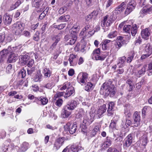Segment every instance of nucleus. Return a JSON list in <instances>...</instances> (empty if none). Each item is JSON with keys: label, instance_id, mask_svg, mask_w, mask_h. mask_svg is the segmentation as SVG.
I'll list each match as a JSON object with an SVG mask.
<instances>
[{"label": "nucleus", "instance_id": "1", "mask_svg": "<svg viewBox=\"0 0 152 152\" xmlns=\"http://www.w3.org/2000/svg\"><path fill=\"white\" fill-rule=\"evenodd\" d=\"M113 82L109 80L103 83L100 90V93L106 96L110 95L113 97L115 93V87L112 85Z\"/></svg>", "mask_w": 152, "mask_h": 152}, {"label": "nucleus", "instance_id": "2", "mask_svg": "<svg viewBox=\"0 0 152 152\" xmlns=\"http://www.w3.org/2000/svg\"><path fill=\"white\" fill-rule=\"evenodd\" d=\"M17 47H13L12 48L8 47L7 49H5L6 53V57L8 56L7 61L10 63L15 62L17 59V56L14 53V50Z\"/></svg>", "mask_w": 152, "mask_h": 152}, {"label": "nucleus", "instance_id": "3", "mask_svg": "<svg viewBox=\"0 0 152 152\" xmlns=\"http://www.w3.org/2000/svg\"><path fill=\"white\" fill-rule=\"evenodd\" d=\"M137 26L136 24H132V26L128 24L124 25L123 27V31L126 33L130 34V32L133 36L136 34L137 31Z\"/></svg>", "mask_w": 152, "mask_h": 152}, {"label": "nucleus", "instance_id": "4", "mask_svg": "<svg viewBox=\"0 0 152 152\" xmlns=\"http://www.w3.org/2000/svg\"><path fill=\"white\" fill-rule=\"evenodd\" d=\"M23 23L20 21H17L12 25V31L16 35H20L24 30Z\"/></svg>", "mask_w": 152, "mask_h": 152}, {"label": "nucleus", "instance_id": "5", "mask_svg": "<svg viewBox=\"0 0 152 152\" xmlns=\"http://www.w3.org/2000/svg\"><path fill=\"white\" fill-rule=\"evenodd\" d=\"M63 92H57L53 98V100L55 102V105L58 107H61L63 104V101L61 97L63 96Z\"/></svg>", "mask_w": 152, "mask_h": 152}, {"label": "nucleus", "instance_id": "6", "mask_svg": "<svg viewBox=\"0 0 152 152\" xmlns=\"http://www.w3.org/2000/svg\"><path fill=\"white\" fill-rule=\"evenodd\" d=\"M114 20L113 17L112 16H109L108 15L104 16L103 20L101 21V26L104 29V28L105 26L109 27L113 23Z\"/></svg>", "mask_w": 152, "mask_h": 152}, {"label": "nucleus", "instance_id": "7", "mask_svg": "<svg viewBox=\"0 0 152 152\" xmlns=\"http://www.w3.org/2000/svg\"><path fill=\"white\" fill-rule=\"evenodd\" d=\"M65 140V138L64 137L57 138L53 144V150L57 151L59 149L64 145Z\"/></svg>", "mask_w": 152, "mask_h": 152}, {"label": "nucleus", "instance_id": "8", "mask_svg": "<svg viewBox=\"0 0 152 152\" xmlns=\"http://www.w3.org/2000/svg\"><path fill=\"white\" fill-rule=\"evenodd\" d=\"M95 114L93 113H90L89 116H85L83 118V125L86 129V126L90 125L94 121V118Z\"/></svg>", "mask_w": 152, "mask_h": 152}, {"label": "nucleus", "instance_id": "9", "mask_svg": "<svg viewBox=\"0 0 152 152\" xmlns=\"http://www.w3.org/2000/svg\"><path fill=\"white\" fill-rule=\"evenodd\" d=\"M92 57L96 60L103 61L106 58V56L100 53V50L98 48L94 50L92 53Z\"/></svg>", "mask_w": 152, "mask_h": 152}, {"label": "nucleus", "instance_id": "10", "mask_svg": "<svg viewBox=\"0 0 152 152\" xmlns=\"http://www.w3.org/2000/svg\"><path fill=\"white\" fill-rule=\"evenodd\" d=\"M88 74L86 72H82L80 73L77 77V82L82 85L84 84L87 82L88 79Z\"/></svg>", "mask_w": 152, "mask_h": 152}, {"label": "nucleus", "instance_id": "11", "mask_svg": "<svg viewBox=\"0 0 152 152\" xmlns=\"http://www.w3.org/2000/svg\"><path fill=\"white\" fill-rule=\"evenodd\" d=\"M64 128L65 130H68L70 134H73L75 133L77 130V126L76 122L74 123L73 124L71 125L70 123L69 122L64 126Z\"/></svg>", "mask_w": 152, "mask_h": 152}, {"label": "nucleus", "instance_id": "12", "mask_svg": "<svg viewBox=\"0 0 152 152\" xmlns=\"http://www.w3.org/2000/svg\"><path fill=\"white\" fill-rule=\"evenodd\" d=\"M136 4L134 0L131 1L127 4V6L124 12L125 15H127L129 14L135 8Z\"/></svg>", "mask_w": 152, "mask_h": 152}, {"label": "nucleus", "instance_id": "13", "mask_svg": "<svg viewBox=\"0 0 152 152\" xmlns=\"http://www.w3.org/2000/svg\"><path fill=\"white\" fill-rule=\"evenodd\" d=\"M133 140V137L131 134H128L125 138L123 141V147L126 149L131 145Z\"/></svg>", "mask_w": 152, "mask_h": 152}, {"label": "nucleus", "instance_id": "14", "mask_svg": "<svg viewBox=\"0 0 152 152\" xmlns=\"http://www.w3.org/2000/svg\"><path fill=\"white\" fill-rule=\"evenodd\" d=\"M78 60V58L77 55L73 54H70L68 59L70 65L72 66H76L77 64Z\"/></svg>", "mask_w": 152, "mask_h": 152}, {"label": "nucleus", "instance_id": "15", "mask_svg": "<svg viewBox=\"0 0 152 152\" xmlns=\"http://www.w3.org/2000/svg\"><path fill=\"white\" fill-rule=\"evenodd\" d=\"M152 13V5L148 4L144 7L140 11V13L143 15Z\"/></svg>", "mask_w": 152, "mask_h": 152}, {"label": "nucleus", "instance_id": "16", "mask_svg": "<svg viewBox=\"0 0 152 152\" xmlns=\"http://www.w3.org/2000/svg\"><path fill=\"white\" fill-rule=\"evenodd\" d=\"M140 112L137 111H135L133 114L134 124V126L135 127H137L140 125Z\"/></svg>", "mask_w": 152, "mask_h": 152}, {"label": "nucleus", "instance_id": "17", "mask_svg": "<svg viewBox=\"0 0 152 152\" xmlns=\"http://www.w3.org/2000/svg\"><path fill=\"white\" fill-rule=\"evenodd\" d=\"M125 41L123 39V37L121 36H119L118 37L116 43L114 45L116 48V50L117 51L122 46L124 43Z\"/></svg>", "mask_w": 152, "mask_h": 152}, {"label": "nucleus", "instance_id": "18", "mask_svg": "<svg viewBox=\"0 0 152 152\" xmlns=\"http://www.w3.org/2000/svg\"><path fill=\"white\" fill-rule=\"evenodd\" d=\"M112 42V41L110 40L104 39L101 43L100 46L102 47V49L103 50H107L109 49L110 44Z\"/></svg>", "mask_w": 152, "mask_h": 152}, {"label": "nucleus", "instance_id": "19", "mask_svg": "<svg viewBox=\"0 0 152 152\" xmlns=\"http://www.w3.org/2000/svg\"><path fill=\"white\" fill-rule=\"evenodd\" d=\"M94 127L91 132L90 133L91 137H94L96 135L98 132L99 131L101 126L98 123H95L94 124Z\"/></svg>", "mask_w": 152, "mask_h": 152}, {"label": "nucleus", "instance_id": "20", "mask_svg": "<svg viewBox=\"0 0 152 152\" xmlns=\"http://www.w3.org/2000/svg\"><path fill=\"white\" fill-rule=\"evenodd\" d=\"M77 102L74 100H71L68 102L65 106L69 109V110H74L77 106Z\"/></svg>", "mask_w": 152, "mask_h": 152}, {"label": "nucleus", "instance_id": "21", "mask_svg": "<svg viewBox=\"0 0 152 152\" xmlns=\"http://www.w3.org/2000/svg\"><path fill=\"white\" fill-rule=\"evenodd\" d=\"M106 110L107 107L106 104H103L97 110L96 115H97L99 118H100L103 114L105 112Z\"/></svg>", "mask_w": 152, "mask_h": 152}, {"label": "nucleus", "instance_id": "22", "mask_svg": "<svg viewBox=\"0 0 152 152\" xmlns=\"http://www.w3.org/2000/svg\"><path fill=\"white\" fill-rule=\"evenodd\" d=\"M141 34L143 39L145 40H147L149 38V37L151 34V33L148 28H146L142 30Z\"/></svg>", "mask_w": 152, "mask_h": 152}, {"label": "nucleus", "instance_id": "23", "mask_svg": "<svg viewBox=\"0 0 152 152\" xmlns=\"http://www.w3.org/2000/svg\"><path fill=\"white\" fill-rule=\"evenodd\" d=\"M12 18L10 15L6 13L4 15V24L7 25H9L11 23Z\"/></svg>", "mask_w": 152, "mask_h": 152}, {"label": "nucleus", "instance_id": "24", "mask_svg": "<svg viewBox=\"0 0 152 152\" xmlns=\"http://www.w3.org/2000/svg\"><path fill=\"white\" fill-rule=\"evenodd\" d=\"M69 109L67 107L64 106L62 110L61 113V116L64 118H68L71 114V112L68 111Z\"/></svg>", "mask_w": 152, "mask_h": 152}, {"label": "nucleus", "instance_id": "25", "mask_svg": "<svg viewBox=\"0 0 152 152\" xmlns=\"http://www.w3.org/2000/svg\"><path fill=\"white\" fill-rule=\"evenodd\" d=\"M126 4L124 2H122L120 5L118 6L115 9V11H117L118 13L122 12L125 10L126 7Z\"/></svg>", "mask_w": 152, "mask_h": 152}, {"label": "nucleus", "instance_id": "26", "mask_svg": "<svg viewBox=\"0 0 152 152\" xmlns=\"http://www.w3.org/2000/svg\"><path fill=\"white\" fill-rule=\"evenodd\" d=\"M147 68V65L145 64L141 67L138 72L137 74V76L138 77H140L142 75H144L146 71V69Z\"/></svg>", "mask_w": 152, "mask_h": 152}, {"label": "nucleus", "instance_id": "27", "mask_svg": "<svg viewBox=\"0 0 152 152\" xmlns=\"http://www.w3.org/2000/svg\"><path fill=\"white\" fill-rule=\"evenodd\" d=\"M43 2V0H34L32 1V5L33 7L38 9Z\"/></svg>", "mask_w": 152, "mask_h": 152}, {"label": "nucleus", "instance_id": "28", "mask_svg": "<svg viewBox=\"0 0 152 152\" xmlns=\"http://www.w3.org/2000/svg\"><path fill=\"white\" fill-rule=\"evenodd\" d=\"M30 57L27 55L21 56V64L22 66L27 64L29 59Z\"/></svg>", "mask_w": 152, "mask_h": 152}, {"label": "nucleus", "instance_id": "29", "mask_svg": "<svg viewBox=\"0 0 152 152\" xmlns=\"http://www.w3.org/2000/svg\"><path fill=\"white\" fill-rule=\"evenodd\" d=\"M80 148V146H79L77 144L73 143L71 145L70 149L73 152H78L80 150H81Z\"/></svg>", "mask_w": 152, "mask_h": 152}, {"label": "nucleus", "instance_id": "30", "mask_svg": "<svg viewBox=\"0 0 152 152\" xmlns=\"http://www.w3.org/2000/svg\"><path fill=\"white\" fill-rule=\"evenodd\" d=\"M42 73L45 78L49 77L52 74V72L49 68H45L43 69Z\"/></svg>", "mask_w": 152, "mask_h": 152}, {"label": "nucleus", "instance_id": "31", "mask_svg": "<svg viewBox=\"0 0 152 152\" xmlns=\"http://www.w3.org/2000/svg\"><path fill=\"white\" fill-rule=\"evenodd\" d=\"M135 52L134 50L131 51L129 52L128 57L127 58V62L130 63L134 59L135 56Z\"/></svg>", "mask_w": 152, "mask_h": 152}, {"label": "nucleus", "instance_id": "32", "mask_svg": "<svg viewBox=\"0 0 152 152\" xmlns=\"http://www.w3.org/2000/svg\"><path fill=\"white\" fill-rule=\"evenodd\" d=\"M75 92L74 88H68L66 91V93L64 96V97L66 98L72 95Z\"/></svg>", "mask_w": 152, "mask_h": 152}, {"label": "nucleus", "instance_id": "33", "mask_svg": "<svg viewBox=\"0 0 152 152\" xmlns=\"http://www.w3.org/2000/svg\"><path fill=\"white\" fill-rule=\"evenodd\" d=\"M145 50L146 53L149 54H152V45L149 43H148L145 47Z\"/></svg>", "mask_w": 152, "mask_h": 152}, {"label": "nucleus", "instance_id": "34", "mask_svg": "<svg viewBox=\"0 0 152 152\" xmlns=\"http://www.w3.org/2000/svg\"><path fill=\"white\" fill-rule=\"evenodd\" d=\"M126 83L128 85L127 87H129L128 91L130 92L132 91L134 88V86L132 83V81L130 79H129L126 81Z\"/></svg>", "mask_w": 152, "mask_h": 152}, {"label": "nucleus", "instance_id": "35", "mask_svg": "<svg viewBox=\"0 0 152 152\" xmlns=\"http://www.w3.org/2000/svg\"><path fill=\"white\" fill-rule=\"evenodd\" d=\"M112 144V141L111 138L108 136H107L106 138V140L102 144V145H105L106 146L104 147L106 148H108Z\"/></svg>", "mask_w": 152, "mask_h": 152}, {"label": "nucleus", "instance_id": "36", "mask_svg": "<svg viewBox=\"0 0 152 152\" xmlns=\"http://www.w3.org/2000/svg\"><path fill=\"white\" fill-rule=\"evenodd\" d=\"M5 49L0 52V64L3 62L4 58L6 57V53Z\"/></svg>", "mask_w": 152, "mask_h": 152}, {"label": "nucleus", "instance_id": "37", "mask_svg": "<svg viewBox=\"0 0 152 152\" xmlns=\"http://www.w3.org/2000/svg\"><path fill=\"white\" fill-rule=\"evenodd\" d=\"M35 100L38 99L39 101H40L42 104L44 105L46 104L48 102V100L46 98L41 96L39 97H35Z\"/></svg>", "mask_w": 152, "mask_h": 152}, {"label": "nucleus", "instance_id": "38", "mask_svg": "<svg viewBox=\"0 0 152 152\" xmlns=\"http://www.w3.org/2000/svg\"><path fill=\"white\" fill-rule=\"evenodd\" d=\"M93 84L91 82H88L85 86V89L88 92H90L94 88Z\"/></svg>", "mask_w": 152, "mask_h": 152}, {"label": "nucleus", "instance_id": "39", "mask_svg": "<svg viewBox=\"0 0 152 152\" xmlns=\"http://www.w3.org/2000/svg\"><path fill=\"white\" fill-rule=\"evenodd\" d=\"M29 147V143L26 142L23 143L21 146V150L23 152H25Z\"/></svg>", "mask_w": 152, "mask_h": 152}, {"label": "nucleus", "instance_id": "40", "mask_svg": "<svg viewBox=\"0 0 152 152\" xmlns=\"http://www.w3.org/2000/svg\"><path fill=\"white\" fill-rule=\"evenodd\" d=\"M61 36V34L59 33L57 35L53 36L52 38V40L55 41L54 43H55L57 45V43L60 41Z\"/></svg>", "mask_w": 152, "mask_h": 152}, {"label": "nucleus", "instance_id": "41", "mask_svg": "<svg viewBox=\"0 0 152 152\" xmlns=\"http://www.w3.org/2000/svg\"><path fill=\"white\" fill-rule=\"evenodd\" d=\"M70 18V16L69 15H62L60 16L59 18V19L62 22H65L68 21Z\"/></svg>", "mask_w": 152, "mask_h": 152}, {"label": "nucleus", "instance_id": "42", "mask_svg": "<svg viewBox=\"0 0 152 152\" xmlns=\"http://www.w3.org/2000/svg\"><path fill=\"white\" fill-rule=\"evenodd\" d=\"M118 34L117 31H115L110 32L107 35V37L109 38L112 39L115 37Z\"/></svg>", "mask_w": 152, "mask_h": 152}, {"label": "nucleus", "instance_id": "43", "mask_svg": "<svg viewBox=\"0 0 152 152\" xmlns=\"http://www.w3.org/2000/svg\"><path fill=\"white\" fill-rule=\"evenodd\" d=\"M40 33L38 31H37L33 36V40L35 41L38 42L39 40Z\"/></svg>", "mask_w": 152, "mask_h": 152}, {"label": "nucleus", "instance_id": "44", "mask_svg": "<svg viewBox=\"0 0 152 152\" xmlns=\"http://www.w3.org/2000/svg\"><path fill=\"white\" fill-rule=\"evenodd\" d=\"M147 70L148 76L152 75V62L148 64Z\"/></svg>", "mask_w": 152, "mask_h": 152}, {"label": "nucleus", "instance_id": "45", "mask_svg": "<svg viewBox=\"0 0 152 152\" xmlns=\"http://www.w3.org/2000/svg\"><path fill=\"white\" fill-rule=\"evenodd\" d=\"M126 57L124 56L119 58L118 59L117 64H120L121 65L123 64L125 62V61L126 60Z\"/></svg>", "mask_w": 152, "mask_h": 152}, {"label": "nucleus", "instance_id": "46", "mask_svg": "<svg viewBox=\"0 0 152 152\" xmlns=\"http://www.w3.org/2000/svg\"><path fill=\"white\" fill-rule=\"evenodd\" d=\"M19 75L20 76H21L22 78H24L26 75V70L24 68L21 69L19 73Z\"/></svg>", "mask_w": 152, "mask_h": 152}, {"label": "nucleus", "instance_id": "47", "mask_svg": "<svg viewBox=\"0 0 152 152\" xmlns=\"http://www.w3.org/2000/svg\"><path fill=\"white\" fill-rule=\"evenodd\" d=\"M42 75H36L34 77L33 80L35 82H40Z\"/></svg>", "mask_w": 152, "mask_h": 152}, {"label": "nucleus", "instance_id": "48", "mask_svg": "<svg viewBox=\"0 0 152 152\" xmlns=\"http://www.w3.org/2000/svg\"><path fill=\"white\" fill-rule=\"evenodd\" d=\"M77 39V38L76 37L74 38L72 37V38H70L69 42H67L68 44L70 45H73L74 44L75 42Z\"/></svg>", "mask_w": 152, "mask_h": 152}, {"label": "nucleus", "instance_id": "49", "mask_svg": "<svg viewBox=\"0 0 152 152\" xmlns=\"http://www.w3.org/2000/svg\"><path fill=\"white\" fill-rule=\"evenodd\" d=\"M124 114L126 118H130L132 115L131 113L130 112V111L127 108H126L125 109Z\"/></svg>", "mask_w": 152, "mask_h": 152}, {"label": "nucleus", "instance_id": "50", "mask_svg": "<svg viewBox=\"0 0 152 152\" xmlns=\"http://www.w3.org/2000/svg\"><path fill=\"white\" fill-rule=\"evenodd\" d=\"M5 34L3 32L0 34V43L4 42L5 40Z\"/></svg>", "mask_w": 152, "mask_h": 152}, {"label": "nucleus", "instance_id": "51", "mask_svg": "<svg viewBox=\"0 0 152 152\" xmlns=\"http://www.w3.org/2000/svg\"><path fill=\"white\" fill-rule=\"evenodd\" d=\"M67 10L66 8L65 7H61L58 10L59 14H62L64 13Z\"/></svg>", "mask_w": 152, "mask_h": 152}, {"label": "nucleus", "instance_id": "52", "mask_svg": "<svg viewBox=\"0 0 152 152\" xmlns=\"http://www.w3.org/2000/svg\"><path fill=\"white\" fill-rule=\"evenodd\" d=\"M48 12V10H46V11L45 10L44 11L39 15V19L40 20L43 19V18L45 16Z\"/></svg>", "mask_w": 152, "mask_h": 152}, {"label": "nucleus", "instance_id": "53", "mask_svg": "<svg viewBox=\"0 0 152 152\" xmlns=\"http://www.w3.org/2000/svg\"><path fill=\"white\" fill-rule=\"evenodd\" d=\"M90 27V26L89 24H88L83 29L82 31L80 33V34L81 35H83V34L86 31L88 30Z\"/></svg>", "mask_w": 152, "mask_h": 152}, {"label": "nucleus", "instance_id": "54", "mask_svg": "<svg viewBox=\"0 0 152 152\" xmlns=\"http://www.w3.org/2000/svg\"><path fill=\"white\" fill-rule=\"evenodd\" d=\"M132 124V122L128 118H126L125 122V125L128 127L130 126Z\"/></svg>", "mask_w": 152, "mask_h": 152}, {"label": "nucleus", "instance_id": "55", "mask_svg": "<svg viewBox=\"0 0 152 152\" xmlns=\"http://www.w3.org/2000/svg\"><path fill=\"white\" fill-rule=\"evenodd\" d=\"M117 123L113 122V121L111 122L110 125V127L112 129H116V125Z\"/></svg>", "mask_w": 152, "mask_h": 152}, {"label": "nucleus", "instance_id": "56", "mask_svg": "<svg viewBox=\"0 0 152 152\" xmlns=\"http://www.w3.org/2000/svg\"><path fill=\"white\" fill-rule=\"evenodd\" d=\"M107 112V115L108 116L112 117L114 114V110H111V109L110 110V108H108Z\"/></svg>", "mask_w": 152, "mask_h": 152}, {"label": "nucleus", "instance_id": "57", "mask_svg": "<svg viewBox=\"0 0 152 152\" xmlns=\"http://www.w3.org/2000/svg\"><path fill=\"white\" fill-rule=\"evenodd\" d=\"M34 63V60L32 59H29V60L28 61V62L27 64L28 67H31L32 66Z\"/></svg>", "mask_w": 152, "mask_h": 152}, {"label": "nucleus", "instance_id": "58", "mask_svg": "<svg viewBox=\"0 0 152 152\" xmlns=\"http://www.w3.org/2000/svg\"><path fill=\"white\" fill-rule=\"evenodd\" d=\"M148 142V141L147 137H145L144 138L143 137V139L142 141V143L143 146L145 147L147 145Z\"/></svg>", "mask_w": 152, "mask_h": 152}, {"label": "nucleus", "instance_id": "59", "mask_svg": "<svg viewBox=\"0 0 152 152\" xmlns=\"http://www.w3.org/2000/svg\"><path fill=\"white\" fill-rule=\"evenodd\" d=\"M46 126L47 128L52 130H55L57 129L55 126H53L49 124L47 125Z\"/></svg>", "mask_w": 152, "mask_h": 152}, {"label": "nucleus", "instance_id": "60", "mask_svg": "<svg viewBox=\"0 0 152 152\" xmlns=\"http://www.w3.org/2000/svg\"><path fill=\"white\" fill-rule=\"evenodd\" d=\"M78 113L79 114V118L82 117L84 114L85 111L83 109L81 108L79 110Z\"/></svg>", "mask_w": 152, "mask_h": 152}, {"label": "nucleus", "instance_id": "61", "mask_svg": "<svg viewBox=\"0 0 152 152\" xmlns=\"http://www.w3.org/2000/svg\"><path fill=\"white\" fill-rule=\"evenodd\" d=\"M107 152H119V151L115 148L110 147L107 150Z\"/></svg>", "mask_w": 152, "mask_h": 152}, {"label": "nucleus", "instance_id": "62", "mask_svg": "<svg viewBox=\"0 0 152 152\" xmlns=\"http://www.w3.org/2000/svg\"><path fill=\"white\" fill-rule=\"evenodd\" d=\"M32 87L33 88L32 90L34 92H36L39 90V87L37 85H33L32 86Z\"/></svg>", "mask_w": 152, "mask_h": 152}, {"label": "nucleus", "instance_id": "63", "mask_svg": "<svg viewBox=\"0 0 152 152\" xmlns=\"http://www.w3.org/2000/svg\"><path fill=\"white\" fill-rule=\"evenodd\" d=\"M6 135V132L4 130H2L0 131V137L3 138L5 137Z\"/></svg>", "mask_w": 152, "mask_h": 152}, {"label": "nucleus", "instance_id": "64", "mask_svg": "<svg viewBox=\"0 0 152 152\" xmlns=\"http://www.w3.org/2000/svg\"><path fill=\"white\" fill-rule=\"evenodd\" d=\"M75 74V71L73 69H69L68 72V74L69 76H72Z\"/></svg>", "mask_w": 152, "mask_h": 152}]
</instances>
